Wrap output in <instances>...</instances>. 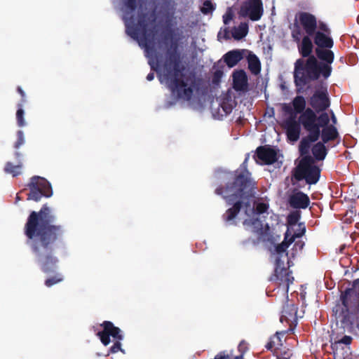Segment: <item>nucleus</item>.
Returning <instances> with one entry per match:
<instances>
[{"label": "nucleus", "mask_w": 359, "mask_h": 359, "mask_svg": "<svg viewBox=\"0 0 359 359\" xmlns=\"http://www.w3.org/2000/svg\"><path fill=\"white\" fill-rule=\"evenodd\" d=\"M31 192L28 199L38 201L42 196L50 197L52 196V190L50 183L44 178L34 177L30 184Z\"/></svg>", "instance_id": "10"}, {"label": "nucleus", "mask_w": 359, "mask_h": 359, "mask_svg": "<svg viewBox=\"0 0 359 359\" xmlns=\"http://www.w3.org/2000/svg\"><path fill=\"white\" fill-rule=\"evenodd\" d=\"M306 100L302 96H297L292 102V107L289 104H283L282 109L284 111L290 114L293 109L294 112L297 114H302L305 111Z\"/></svg>", "instance_id": "14"}, {"label": "nucleus", "mask_w": 359, "mask_h": 359, "mask_svg": "<svg viewBox=\"0 0 359 359\" xmlns=\"http://www.w3.org/2000/svg\"><path fill=\"white\" fill-rule=\"evenodd\" d=\"M49 259V258H47L46 260H41V262H43V269L44 271H46L48 269V268L46 267V264H47V262H48V260Z\"/></svg>", "instance_id": "37"}, {"label": "nucleus", "mask_w": 359, "mask_h": 359, "mask_svg": "<svg viewBox=\"0 0 359 359\" xmlns=\"http://www.w3.org/2000/svg\"><path fill=\"white\" fill-rule=\"evenodd\" d=\"M233 88L236 90H245L248 86V78L243 70L236 71L233 74Z\"/></svg>", "instance_id": "18"}, {"label": "nucleus", "mask_w": 359, "mask_h": 359, "mask_svg": "<svg viewBox=\"0 0 359 359\" xmlns=\"http://www.w3.org/2000/svg\"><path fill=\"white\" fill-rule=\"evenodd\" d=\"M126 32L132 38L138 41L139 45L145 49L147 57L149 58V63L151 68L159 74L161 83H165L172 91L174 95L187 101H191L195 98V86L191 80L184 77L180 68L177 57L170 58L163 65L155 62L151 59L149 49L152 46V39L150 34H147L142 25L133 26V22L123 17Z\"/></svg>", "instance_id": "2"}, {"label": "nucleus", "mask_w": 359, "mask_h": 359, "mask_svg": "<svg viewBox=\"0 0 359 359\" xmlns=\"http://www.w3.org/2000/svg\"><path fill=\"white\" fill-rule=\"evenodd\" d=\"M311 106L317 111L325 110L330 106V102L325 90H317L310 99Z\"/></svg>", "instance_id": "12"}, {"label": "nucleus", "mask_w": 359, "mask_h": 359, "mask_svg": "<svg viewBox=\"0 0 359 359\" xmlns=\"http://www.w3.org/2000/svg\"><path fill=\"white\" fill-rule=\"evenodd\" d=\"M233 18V12L231 9L229 8L226 13L223 15V20L224 24H228Z\"/></svg>", "instance_id": "30"}, {"label": "nucleus", "mask_w": 359, "mask_h": 359, "mask_svg": "<svg viewBox=\"0 0 359 359\" xmlns=\"http://www.w3.org/2000/svg\"><path fill=\"white\" fill-rule=\"evenodd\" d=\"M322 130V138L325 142L333 140L337 137V132L333 126L325 125Z\"/></svg>", "instance_id": "22"}, {"label": "nucleus", "mask_w": 359, "mask_h": 359, "mask_svg": "<svg viewBox=\"0 0 359 359\" xmlns=\"http://www.w3.org/2000/svg\"><path fill=\"white\" fill-rule=\"evenodd\" d=\"M212 10H213V6H212V3L210 1H205L203 3V7L201 8V11L203 13L207 14L209 12L212 11Z\"/></svg>", "instance_id": "28"}, {"label": "nucleus", "mask_w": 359, "mask_h": 359, "mask_svg": "<svg viewBox=\"0 0 359 359\" xmlns=\"http://www.w3.org/2000/svg\"><path fill=\"white\" fill-rule=\"evenodd\" d=\"M290 204L295 208H306L309 204V198L302 192L294 193L290 198Z\"/></svg>", "instance_id": "16"}, {"label": "nucleus", "mask_w": 359, "mask_h": 359, "mask_svg": "<svg viewBox=\"0 0 359 359\" xmlns=\"http://www.w3.org/2000/svg\"><path fill=\"white\" fill-rule=\"evenodd\" d=\"M320 177V170L310 157H304L299 162L295 171V177L305 179L308 184H316Z\"/></svg>", "instance_id": "8"}, {"label": "nucleus", "mask_w": 359, "mask_h": 359, "mask_svg": "<svg viewBox=\"0 0 359 359\" xmlns=\"http://www.w3.org/2000/svg\"><path fill=\"white\" fill-rule=\"evenodd\" d=\"M18 91L22 97L25 96V92L20 88H18Z\"/></svg>", "instance_id": "40"}, {"label": "nucleus", "mask_w": 359, "mask_h": 359, "mask_svg": "<svg viewBox=\"0 0 359 359\" xmlns=\"http://www.w3.org/2000/svg\"><path fill=\"white\" fill-rule=\"evenodd\" d=\"M330 121L327 113H323L317 117L313 110L310 108L305 109L299 116L298 121L295 116H290L284 122L288 139L296 142L299 138L301 126L309 133L306 138L303 139L299 145L301 154L308 153L310 142L316 141L320 134V127L328 124Z\"/></svg>", "instance_id": "3"}, {"label": "nucleus", "mask_w": 359, "mask_h": 359, "mask_svg": "<svg viewBox=\"0 0 359 359\" xmlns=\"http://www.w3.org/2000/svg\"><path fill=\"white\" fill-rule=\"evenodd\" d=\"M299 51L304 57L308 56L312 51L313 44L309 36H304L299 47Z\"/></svg>", "instance_id": "23"}, {"label": "nucleus", "mask_w": 359, "mask_h": 359, "mask_svg": "<svg viewBox=\"0 0 359 359\" xmlns=\"http://www.w3.org/2000/svg\"><path fill=\"white\" fill-rule=\"evenodd\" d=\"M351 341V338L350 337H348V336H345L339 342H336L334 343V344H332V348L333 349H335L337 348L338 345L341 343L342 344H349Z\"/></svg>", "instance_id": "29"}, {"label": "nucleus", "mask_w": 359, "mask_h": 359, "mask_svg": "<svg viewBox=\"0 0 359 359\" xmlns=\"http://www.w3.org/2000/svg\"><path fill=\"white\" fill-rule=\"evenodd\" d=\"M313 156L317 160H323L326 156V149L323 143L318 142L312 149Z\"/></svg>", "instance_id": "24"}, {"label": "nucleus", "mask_w": 359, "mask_h": 359, "mask_svg": "<svg viewBox=\"0 0 359 359\" xmlns=\"http://www.w3.org/2000/svg\"><path fill=\"white\" fill-rule=\"evenodd\" d=\"M279 334V332H276V335L271 339V341L267 344V348L271 349L273 346L274 344L276 343L275 340L280 341Z\"/></svg>", "instance_id": "33"}, {"label": "nucleus", "mask_w": 359, "mask_h": 359, "mask_svg": "<svg viewBox=\"0 0 359 359\" xmlns=\"http://www.w3.org/2000/svg\"><path fill=\"white\" fill-rule=\"evenodd\" d=\"M62 280V278L61 277L57 278H50V279H48V280L46 281V285L48 287H50V286H52L53 285H54V284H55V283H57L60 282Z\"/></svg>", "instance_id": "32"}, {"label": "nucleus", "mask_w": 359, "mask_h": 359, "mask_svg": "<svg viewBox=\"0 0 359 359\" xmlns=\"http://www.w3.org/2000/svg\"><path fill=\"white\" fill-rule=\"evenodd\" d=\"M154 73H150V74H149L147 75V80H148V81H151V80H153V79H154Z\"/></svg>", "instance_id": "36"}, {"label": "nucleus", "mask_w": 359, "mask_h": 359, "mask_svg": "<svg viewBox=\"0 0 359 359\" xmlns=\"http://www.w3.org/2000/svg\"><path fill=\"white\" fill-rule=\"evenodd\" d=\"M247 60L248 67L251 72L254 74H258L261 70V64L259 58L252 53L247 51Z\"/></svg>", "instance_id": "20"}, {"label": "nucleus", "mask_w": 359, "mask_h": 359, "mask_svg": "<svg viewBox=\"0 0 359 359\" xmlns=\"http://www.w3.org/2000/svg\"><path fill=\"white\" fill-rule=\"evenodd\" d=\"M252 188V184L250 180V173L246 170L243 164L241 168L236 171V182L232 186H227L224 191L217 189L218 194L223 195L224 198L229 203H235L232 208L226 211V217L228 221L232 220L236 217L241 221L244 227L250 231L256 232L262 230L264 226L269 229V222H264L266 215L271 214V218L276 215L269 211V204L267 203H257L255 207L251 208L245 203L247 194Z\"/></svg>", "instance_id": "1"}, {"label": "nucleus", "mask_w": 359, "mask_h": 359, "mask_svg": "<svg viewBox=\"0 0 359 359\" xmlns=\"http://www.w3.org/2000/svg\"><path fill=\"white\" fill-rule=\"evenodd\" d=\"M306 231L305 226L303 224H298L296 227L294 229L293 231H292V235L290 236L291 238L292 236H294V241L296 238H299L302 236Z\"/></svg>", "instance_id": "26"}, {"label": "nucleus", "mask_w": 359, "mask_h": 359, "mask_svg": "<svg viewBox=\"0 0 359 359\" xmlns=\"http://www.w3.org/2000/svg\"><path fill=\"white\" fill-rule=\"evenodd\" d=\"M257 157L262 163L271 164L277 160L276 152L271 148L259 147L257 150Z\"/></svg>", "instance_id": "15"}, {"label": "nucleus", "mask_w": 359, "mask_h": 359, "mask_svg": "<svg viewBox=\"0 0 359 359\" xmlns=\"http://www.w3.org/2000/svg\"><path fill=\"white\" fill-rule=\"evenodd\" d=\"M263 11L261 0H247L242 4L239 15L252 21H257L262 18Z\"/></svg>", "instance_id": "11"}, {"label": "nucleus", "mask_w": 359, "mask_h": 359, "mask_svg": "<svg viewBox=\"0 0 359 359\" xmlns=\"http://www.w3.org/2000/svg\"><path fill=\"white\" fill-rule=\"evenodd\" d=\"M295 24L292 30V37L297 41H299L302 34L299 30L302 27L306 33L312 35L317 27L316 18L308 13H300L296 15Z\"/></svg>", "instance_id": "9"}, {"label": "nucleus", "mask_w": 359, "mask_h": 359, "mask_svg": "<svg viewBox=\"0 0 359 359\" xmlns=\"http://www.w3.org/2000/svg\"><path fill=\"white\" fill-rule=\"evenodd\" d=\"M299 214L297 212H292L287 217L288 227L285 233V239L281 244L276 246L272 253L271 259L275 262V278L283 285L284 290L288 291L290 284L292 283L294 278L290 275V271L284 265V260L287 255L285 250L294 242V236L291 238L292 231L299 224Z\"/></svg>", "instance_id": "5"}, {"label": "nucleus", "mask_w": 359, "mask_h": 359, "mask_svg": "<svg viewBox=\"0 0 359 359\" xmlns=\"http://www.w3.org/2000/svg\"><path fill=\"white\" fill-rule=\"evenodd\" d=\"M215 359H229L227 356L217 355Z\"/></svg>", "instance_id": "39"}, {"label": "nucleus", "mask_w": 359, "mask_h": 359, "mask_svg": "<svg viewBox=\"0 0 359 359\" xmlns=\"http://www.w3.org/2000/svg\"><path fill=\"white\" fill-rule=\"evenodd\" d=\"M218 37L220 38L221 37V33H219L218 34Z\"/></svg>", "instance_id": "41"}, {"label": "nucleus", "mask_w": 359, "mask_h": 359, "mask_svg": "<svg viewBox=\"0 0 359 359\" xmlns=\"http://www.w3.org/2000/svg\"><path fill=\"white\" fill-rule=\"evenodd\" d=\"M53 219L50 208L46 205L39 213L32 212L26 224V235L29 238L40 237L42 247L46 249V241H54L56 238V231L58 230V227L50 225Z\"/></svg>", "instance_id": "6"}, {"label": "nucleus", "mask_w": 359, "mask_h": 359, "mask_svg": "<svg viewBox=\"0 0 359 359\" xmlns=\"http://www.w3.org/2000/svg\"><path fill=\"white\" fill-rule=\"evenodd\" d=\"M297 308L292 304H287L282 311L280 321H292L296 318Z\"/></svg>", "instance_id": "19"}, {"label": "nucleus", "mask_w": 359, "mask_h": 359, "mask_svg": "<svg viewBox=\"0 0 359 359\" xmlns=\"http://www.w3.org/2000/svg\"><path fill=\"white\" fill-rule=\"evenodd\" d=\"M18 142L15 144V147L16 148H18L20 145H22L25 142L24 135H23V133L22 131H19L18 132Z\"/></svg>", "instance_id": "31"}, {"label": "nucleus", "mask_w": 359, "mask_h": 359, "mask_svg": "<svg viewBox=\"0 0 359 359\" xmlns=\"http://www.w3.org/2000/svg\"><path fill=\"white\" fill-rule=\"evenodd\" d=\"M318 57L324 62H318L313 57H310L304 64L303 60H298L295 63L294 81L296 85L302 88L309 80L317 79L321 75L327 78L330 75V64L333 62L334 55L331 50L316 49Z\"/></svg>", "instance_id": "4"}, {"label": "nucleus", "mask_w": 359, "mask_h": 359, "mask_svg": "<svg viewBox=\"0 0 359 359\" xmlns=\"http://www.w3.org/2000/svg\"><path fill=\"white\" fill-rule=\"evenodd\" d=\"M50 262H51V263L54 262H53V259H50Z\"/></svg>", "instance_id": "42"}, {"label": "nucleus", "mask_w": 359, "mask_h": 359, "mask_svg": "<svg viewBox=\"0 0 359 359\" xmlns=\"http://www.w3.org/2000/svg\"><path fill=\"white\" fill-rule=\"evenodd\" d=\"M294 248H296V250H302V248H303V243H299V242H297L295 244H294Z\"/></svg>", "instance_id": "35"}, {"label": "nucleus", "mask_w": 359, "mask_h": 359, "mask_svg": "<svg viewBox=\"0 0 359 359\" xmlns=\"http://www.w3.org/2000/svg\"><path fill=\"white\" fill-rule=\"evenodd\" d=\"M247 53L245 50H233L228 52L224 56V59L228 67H234Z\"/></svg>", "instance_id": "17"}, {"label": "nucleus", "mask_w": 359, "mask_h": 359, "mask_svg": "<svg viewBox=\"0 0 359 359\" xmlns=\"http://www.w3.org/2000/svg\"><path fill=\"white\" fill-rule=\"evenodd\" d=\"M102 326L104 328L103 331L97 334L102 343L104 346H107L111 342H113L114 344L111 348V353H116L121 351L123 353H125L124 350L121 348V341L123 339L121 330L118 327L114 326L109 321L104 322Z\"/></svg>", "instance_id": "7"}, {"label": "nucleus", "mask_w": 359, "mask_h": 359, "mask_svg": "<svg viewBox=\"0 0 359 359\" xmlns=\"http://www.w3.org/2000/svg\"><path fill=\"white\" fill-rule=\"evenodd\" d=\"M320 31H318L315 35V43L319 47L331 48L333 41L328 36V31L324 25L320 26Z\"/></svg>", "instance_id": "13"}, {"label": "nucleus", "mask_w": 359, "mask_h": 359, "mask_svg": "<svg viewBox=\"0 0 359 359\" xmlns=\"http://www.w3.org/2000/svg\"><path fill=\"white\" fill-rule=\"evenodd\" d=\"M248 32V25L246 22L241 23L238 27H234L231 31L232 36L236 40L244 38Z\"/></svg>", "instance_id": "21"}, {"label": "nucleus", "mask_w": 359, "mask_h": 359, "mask_svg": "<svg viewBox=\"0 0 359 359\" xmlns=\"http://www.w3.org/2000/svg\"><path fill=\"white\" fill-rule=\"evenodd\" d=\"M136 0H128L127 3V8H129L130 10L133 11L134 9L133 4Z\"/></svg>", "instance_id": "34"}, {"label": "nucleus", "mask_w": 359, "mask_h": 359, "mask_svg": "<svg viewBox=\"0 0 359 359\" xmlns=\"http://www.w3.org/2000/svg\"><path fill=\"white\" fill-rule=\"evenodd\" d=\"M5 171L7 173L11 174L13 176H17L21 173V166H13L11 163H8L6 165Z\"/></svg>", "instance_id": "25"}, {"label": "nucleus", "mask_w": 359, "mask_h": 359, "mask_svg": "<svg viewBox=\"0 0 359 359\" xmlns=\"http://www.w3.org/2000/svg\"><path fill=\"white\" fill-rule=\"evenodd\" d=\"M332 121L333 124H335L337 123V118L333 113H332Z\"/></svg>", "instance_id": "38"}, {"label": "nucleus", "mask_w": 359, "mask_h": 359, "mask_svg": "<svg viewBox=\"0 0 359 359\" xmlns=\"http://www.w3.org/2000/svg\"><path fill=\"white\" fill-rule=\"evenodd\" d=\"M18 123L19 126H24L25 125V121L24 119V111L22 109H19L17 111L16 114Z\"/></svg>", "instance_id": "27"}]
</instances>
